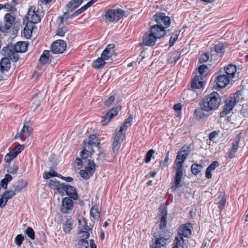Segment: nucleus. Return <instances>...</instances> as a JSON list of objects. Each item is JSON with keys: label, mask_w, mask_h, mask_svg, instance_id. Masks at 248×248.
<instances>
[{"label": "nucleus", "mask_w": 248, "mask_h": 248, "mask_svg": "<svg viewBox=\"0 0 248 248\" xmlns=\"http://www.w3.org/2000/svg\"><path fill=\"white\" fill-rule=\"evenodd\" d=\"M191 151V146L190 145H185L181 148L177 153L175 160V164L176 166V173L174 184L171 186L173 191L182 186L181 181L183 175V163Z\"/></svg>", "instance_id": "f257e3e1"}, {"label": "nucleus", "mask_w": 248, "mask_h": 248, "mask_svg": "<svg viewBox=\"0 0 248 248\" xmlns=\"http://www.w3.org/2000/svg\"><path fill=\"white\" fill-rule=\"evenodd\" d=\"M222 103V98L219 94H208L199 102V106L209 114L218 109Z\"/></svg>", "instance_id": "f03ea898"}, {"label": "nucleus", "mask_w": 248, "mask_h": 248, "mask_svg": "<svg viewBox=\"0 0 248 248\" xmlns=\"http://www.w3.org/2000/svg\"><path fill=\"white\" fill-rule=\"evenodd\" d=\"M242 99V94H233V96L226 98L224 101L223 109L220 113V117L223 118L229 114L234 106L241 101Z\"/></svg>", "instance_id": "7ed1b4c3"}, {"label": "nucleus", "mask_w": 248, "mask_h": 248, "mask_svg": "<svg viewBox=\"0 0 248 248\" xmlns=\"http://www.w3.org/2000/svg\"><path fill=\"white\" fill-rule=\"evenodd\" d=\"M15 19V16L11 13H7L5 15L3 21L0 22V37H1V33L4 35H7Z\"/></svg>", "instance_id": "20e7f679"}, {"label": "nucleus", "mask_w": 248, "mask_h": 248, "mask_svg": "<svg viewBox=\"0 0 248 248\" xmlns=\"http://www.w3.org/2000/svg\"><path fill=\"white\" fill-rule=\"evenodd\" d=\"M125 14V11L121 9H109L105 15L107 20L109 22H117Z\"/></svg>", "instance_id": "39448f33"}, {"label": "nucleus", "mask_w": 248, "mask_h": 248, "mask_svg": "<svg viewBox=\"0 0 248 248\" xmlns=\"http://www.w3.org/2000/svg\"><path fill=\"white\" fill-rule=\"evenodd\" d=\"M1 54L4 57H8L13 62H16L19 59V55L15 51V48L12 44L7 45L3 47Z\"/></svg>", "instance_id": "423d86ee"}, {"label": "nucleus", "mask_w": 248, "mask_h": 248, "mask_svg": "<svg viewBox=\"0 0 248 248\" xmlns=\"http://www.w3.org/2000/svg\"><path fill=\"white\" fill-rule=\"evenodd\" d=\"M154 20L156 24L163 27V28H167L170 24V18L169 16H166V14L162 12H159L155 15L153 16Z\"/></svg>", "instance_id": "0eeeda50"}, {"label": "nucleus", "mask_w": 248, "mask_h": 248, "mask_svg": "<svg viewBox=\"0 0 248 248\" xmlns=\"http://www.w3.org/2000/svg\"><path fill=\"white\" fill-rule=\"evenodd\" d=\"M95 169V164L93 160H88L85 170H80L81 176L85 179L90 178L93 174Z\"/></svg>", "instance_id": "6e6552de"}, {"label": "nucleus", "mask_w": 248, "mask_h": 248, "mask_svg": "<svg viewBox=\"0 0 248 248\" xmlns=\"http://www.w3.org/2000/svg\"><path fill=\"white\" fill-rule=\"evenodd\" d=\"M123 135H121L120 133H117L114 137L111 154L112 157L113 158L116 156L118 152L121 143L123 141Z\"/></svg>", "instance_id": "1a4fd4ad"}, {"label": "nucleus", "mask_w": 248, "mask_h": 248, "mask_svg": "<svg viewBox=\"0 0 248 248\" xmlns=\"http://www.w3.org/2000/svg\"><path fill=\"white\" fill-rule=\"evenodd\" d=\"M66 45L62 40H58L55 41L51 45V52L54 54H60L66 49Z\"/></svg>", "instance_id": "9d476101"}, {"label": "nucleus", "mask_w": 248, "mask_h": 248, "mask_svg": "<svg viewBox=\"0 0 248 248\" xmlns=\"http://www.w3.org/2000/svg\"><path fill=\"white\" fill-rule=\"evenodd\" d=\"M157 38L150 32L145 33L142 37L140 46H152L155 45Z\"/></svg>", "instance_id": "9b49d317"}, {"label": "nucleus", "mask_w": 248, "mask_h": 248, "mask_svg": "<svg viewBox=\"0 0 248 248\" xmlns=\"http://www.w3.org/2000/svg\"><path fill=\"white\" fill-rule=\"evenodd\" d=\"M231 78L227 76L226 75H220L217 76L216 81L217 82L216 85H214L213 88L216 89H223L226 87L230 83Z\"/></svg>", "instance_id": "f8f14e48"}, {"label": "nucleus", "mask_w": 248, "mask_h": 248, "mask_svg": "<svg viewBox=\"0 0 248 248\" xmlns=\"http://www.w3.org/2000/svg\"><path fill=\"white\" fill-rule=\"evenodd\" d=\"M120 110L119 105H116V107L112 108L107 112V113L102 117L101 123L103 125H106L110 120L115 116Z\"/></svg>", "instance_id": "ddd939ff"}, {"label": "nucleus", "mask_w": 248, "mask_h": 248, "mask_svg": "<svg viewBox=\"0 0 248 248\" xmlns=\"http://www.w3.org/2000/svg\"><path fill=\"white\" fill-rule=\"evenodd\" d=\"M24 147L23 145H18L14 148L12 151L7 153L4 157V160L6 162H10L18 154H19L23 150Z\"/></svg>", "instance_id": "4468645a"}, {"label": "nucleus", "mask_w": 248, "mask_h": 248, "mask_svg": "<svg viewBox=\"0 0 248 248\" xmlns=\"http://www.w3.org/2000/svg\"><path fill=\"white\" fill-rule=\"evenodd\" d=\"M165 29V28H163V27H161L156 24L150 26V31L157 39H160L165 35L166 31Z\"/></svg>", "instance_id": "2eb2a0df"}, {"label": "nucleus", "mask_w": 248, "mask_h": 248, "mask_svg": "<svg viewBox=\"0 0 248 248\" xmlns=\"http://www.w3.org/2000/svg\"><path fill=\"white\" fill-rule=\"evenodd\" d=\"M73 204V199H70L69 197H65L62 200L61 208V212L64 214L69 213V211L72 210Z\"/></svg>", "instance_id": "dca6fc26"}, {"label": "nucleus", "mask_w": 248, "mask_h": 248, "mask_svg": "<svg viewBox=\"0 0 248 248\" xmlns=\"http://www.w3.org/2000/svg\"><path fill=\"white\" fill-rule=\"evenodd\" d=\"M155 242L151 248H165L166 247V241L168 238L164 237L162 234L155 235Z\"/></svg>", "instance_id": "f3484780"}, {"label": "nucleus", "mask_w": 248, "mask_h": 248, "mask_svg": "<svg viewBox=\"0 0 248 248\" xmlns=\"http://www.w3.org/2000/svg\"><path fill=\"white\" fill-rule=\"evenodd\" d=\"M203 86L204 82L202 77L201 76H195L191 83V88L192 91L195 92V90L203 88Z\"/></svg>", "instance_id": "a211bd4d"}, {"label": "nucleus", "mask_w": 248, "mask_h": 248, "mask_svg": "<svg viewBox=\"0 0 248 248\" xmlns=\"http://www.w3.org/2000/svg\"><path fill=\"white\" fill-rule=\"evenodd\" d=\"M114 45L113 44L108 45L101 54V57L104 61L109 60L114 53Z\"/></svg>", "instance_id": "6ab92c4d"}, {"label": "nucleus", "mask_w": 248, "mask_h": 248, "mask_svg": "<svg viewBox=\"0 0 248 248\" xmlns=\"http://www.w3.org/2000/svg\"><path fill=\"white\" fill-rule=\"evenodd\" d=\"M191 228L190 223L181 225L179 228V235H181L182 237H188L191 233Z\"/></svg>", "instance_id": "aec40b11"}, {"label": "nucleus", "mask_w": 248, "mask_h": 248, "mask_svg": "<svg viewBox=\"0 0 248 248\" xmlns=\"http://www.w3.org/2000/svg\"><path fill=\"white\" fill-rule=\"evenodd\" d=\"M15 51L18 53H23L26 52L28 48L29 44L25 41H19L13 45Z\"/></svg>", "instance_id": "412c9836"}, {"label": "nucleus", "mask_w": 248, "mask_h": 248, "mask_svg": "<svg viewBox=\"0 0 248 248\" xmlns=\"http://www.w3.org/2000/svg\"><path fill=\"white\" fill-rule=\"evenodd\" d=\"M49 184L52 188L56 189L59 193L65 192L67 186L64 184H60L59 182L53 180L50 181Z\"/></svg>", "instance_id": "4be33fe9"}, {"label": "nucleus", "mask_w": 248, "mask_h": 248, "mask_svg": "<svg viewBox=\"0 0 248 248\" xmlns=\"http://www.w3.org/2000/svg\"><path fill=\"white\" fill-rule=\"evenodd\" d=\"M11 60L8 57L3 58L0 62V73H3L4 71H8L11 67Z\"/></svg>", "instance_id": "5701e85b"}, {"label": "nucleus", "mask_w": 248, "mask_h": 248, "mask_svg": "<svg viewBox=\"0 0 248 248\" xmlns=\"http://www.w3.org/2000/svg\"><path fill=\"white\" fill-rule=\"evenodd\" d=\"M224 69L226 76L232 79L234 78L237 70L236 66L232 64H230L227 66L224 67Z\"/></svg>", "instance_id": "b1692460"}, {"label": "nucleus", "mask_w": 248, "mask_h": 248, "mask_svg": "<svg viewBox=\"0 0 248 248\" xmlns=\"http://www.w3.org/2000/svg\"><path fill=\"white\" fill-rule=\"evenodd\" d=\"M65 193L70 199L76 200L78 199V195L76 188L73 186L69 185L67 186Z\"/></svg>", "instance_id": "393cba45"}, {"label": "nucleus", "mask_w": 248, "mask_h": 248, "mask_svg": "<svg viewBox=\"0 0 248 248\" xmlns=\"http://www.w3.org/2000/svg\"><path fill=\"white\" fill-rule=\"evenodd\" d=\"M162 217L160 219V223L159 224L160 229L163 231L165 229L167 226V210L164 208L161 211Z\"/></svg>", "instance_id": "a878e982"}, {"label": "nucleus", "mask_w": 248, "mask_h": 248, "mask_svg": "<svg viewBox=\"0 0 248 248\" xmlns=\"http://www.w3.org/2000/svg\"><path fill=\"white\" fill-rule=\"evenodd\" d=\"M82 0H72L66 5L68 12H72L77 8L82 2Z\"/></svg>", "instance_id": "bb28decb"}, {"label": "nucleus", "mask_w": 248, "mask_h": 248, "mask_svg": "<svg viewBox=\"0 0 248 248\" xmlns=\"http://www.w3.org/2000/svg\"><path fill=\"white\" fill-rule=\"evenodd\" d=\"M194 116L197 119H202L207 117L210 114L205 111L202 107L197 108L194 112Z\"/></svg>", "instance_id": "cd10ccee"}, {"label": "nucleus", "mask_w": 248, "mask_h": 248, "mask_svg": "<svg viewBox=\"0 0 248 248\" xmlns=\"http://www.w3.org/2000/svg\"><path fill=\"white\" fill-rule=\"evenodd\" d=\"M32 22H28L26 25L25 26L23 30V34L26 38H30L31 36L32 29H33Z\"/></svg>", "instance_id": "c85d7f7f"}, {"label": "nucleus", "mask_w": 248, "mask_h": 248, "mask_svg": "<svg viewBox=\"0 0 248 248\" xmlns=\"http://www.w3.org/2000/svg\"><path fill=\"white\" fill-rule=\"evenodd\" d=\"M30 132L29 126L24 124L20 132L17 133L15 138L17 139L18 137L20 138H26L29 136Z\"/></svg>", "instance_id": "c756f323"}, {"label": "nucleus", "mask_w": 248, "mask_h": 248, "mask_svg": "<svg viewBox=\"0 0 248 248\" xmlns=\"http://www.w3.org/2000/svg\"><path fill=\"white\" fill-rule=\"evenodd\" d=\"M133 116H129V117L127 119L126 121L124 123V124L120 127V130L117 133H120L121 135H123L122 134V132L124 131H126L127 127H129L133 121Z\"/></svg>", "instance_id": "7c9ffc66"}, {"label": "nucleus", "mask_w": 248, "mask_h": 248, "mask_svg": "<svg viewBox=\"0 0 248 248\" xmlns=\"http://www.w3.org/2000/svg\"><path fill=\"white\" fill-rule=\"evenodd\" d=\"M27 186V182L24 180L18 181L16 185L14 186V189L16 192H20Z\"/></svg>", "instance_id": "2f4dec72"}, {"label": "nucleus", "mask_w": 248, "mask_h": 248, "mask_svg": "<svg viewBox=\"0 0 248 248\" xmlns=\"http://www.w3.org/2000/svg\"><path fill=\"white\" fill-rule=\"evenodd\" d=\"M49 54L50 53L48 50H44L43 54L40 57V62L43 64H46L49 61Z\"/></svg>", "instance_id": "473e14b6"}, {"label": "nucleus", "mask_w": 248, "mask_h": 248, "mask_svg": "<svg viewBox=\"0 0 248 248\" xmlns=\"http://www.w3.org/2000/svg\"><path fill=\"white\" fill-rule=\"evenodd\" d=\"M118 100L115 98L114 95H111L107 98L105 99L104 101V105L106 106H109L113 104H117Z\"/></svg>", "instance_id": "72a5a7b5"}, {"label": "nucleus", "mask_w": 248, "mask_h": 248, "mask_svg": "<svg viewBox=\"0 0 248 248\" xmlns=\"http://www.w3.org/2000/svg\"><path fill=\"white\" fill-rule=\"evenodd\" d=\"M107 63L101 57L97 59L93 63V66L95 69H99L103 67Z\"/></svg>", "instance_id": "f704fd0d"}, {"label": "nucleus", "mask_w": 248, "mask_h": 248, "mask_svg": "<svg viewBox=\"0 0 248 248\" xmlns=\"http://www.w3.org/2000/svg\"><path fill=\"white\" fill-rule=\"evenodd\" d=\"M203 166L202 164L193 163L191 167L192 173L194 175H197L202 170Z\"/></svg>", "instance_id": "c9c22d12"}, {"label": "nucleus", "mask_w": 248, "mask_h": 248, "mask_svg": "<svg viewBox=\"0 0 248 248\" xmlns=\"http://www.w3.org/2000/svg\"><path fill=\"white\" fill-rule=\"evenodd\" d=\"M238 147V143L237 141L232 144V146L227 154V157L229 158L233 157L236 152L237 151Z\"/></svg>", "instance_id": "e433bc0d"}, {"label": "nucleus", "mask_w": 248, "mask_h": 248, "mask_svg": "<svg viewBox=\"0 0 248 248\" xmlns=\"http://www.w3.org/2000/svg\"><path fill=\"white\" fill-rule=\"evenodd\" d=\"M72 228V221L71 219H67L63 225V229L66 233H69Z\"/></svg>", "instance_id": "4c0bfd02"}, {"label": "nucleus", "mask_w": 248, "mask_h": 248, "mask_svg": "<svg viewBox=\"0 0 248 248\" xmlns=\"http://www.w3.org/2000/svg\"><path fill=\"white\" fill-rule=\"evenodd\" d=\"M226 47V45L222 43L219 42L215 46V51L218 55L222 53V51Z\"/></svg>", "instance_id": "58836bf2"}, {"label": "nucleus", "mask_w": 248, "mask_h": 248, "mask_svg": "<svg viewBox=\"0 0 248 248\" xmlns=\"http://www.w3.org/2000/svg\"><path fill=\"white\" fill-rule=\"evenodd\" d=\"M175 243L173 245V248H179L183 247L184 240L181 235H178L175 237Z\"/></svg>", "instance_id": "ea45409f"}, {"label": "nucleus", "mask_w": 248, "mask_h": 248, "mask_svg": "<svg viewBox=\"0 0 248 248\" xmlns=\"http://www.w3.org/2000/svg\"><path fill=\"white\" fill-rule=\"evenodd\" d=\"M179 35V32L177 31H175L171 35L169 41L170 47H171L173 46L176 40L178 39Z\"/></svg>", "instance_id": "a19ab883"}, {"label": "nucleus", "mask_w": 248, "mask_h": 248, "mask_svg": "<svg viewBox=\"0 0 248 248\" xmlns=\"http://www.w3.org/2000/svg\"><path fill=\"white\" fill-rule=\"evenodd\" d=\"M218 198L219 199V201L218 202V208L220 210H222L225 206L226 199L225 196L223 195L219 196Z\"/></svg>", "instance_id": "79ce46f5"}, {"label": "nucleus", "mask_w": 248, "mask_h": 248, "mask_svg": "<svg viewBox=\"0 0 248 248\" xmlns=\"http://www.w3.org/2000/svg\"><path fill=\"white\" fill-rule=\"evenodd\" d=\"M181 53L179 51L173 53L170 56L169 59V62L170 63H175L176 61L179 59Z\"/></svg>", "instance_id": "37998d69"}, {"label": "nucleus", "mask_w": 248, "mask_h": 248, "mask_svg": "<svg viewBox=\"0 0 248 248\" xmlns=\"http://www.w3.org/2000/svg\"><path fill=\"white\" fill-rule=\"evenodd\" d=\"M15 192V190L5 191L2 194V197L5 200L8 201V200L10 199L16 195Z\"/></svg>", "instance_id": "c03bdc74"}, {"label": "nucleus", "mask_w": 248, "mask_h": 248, "mask_svg": "<svg viewBox=\"0 0 248 248\" xmlns=\"http://www.w3.org/2000/svg\"><path fill=\"white\" fill-rule=\"evenodd\" d=\"M25 233L31 239H35V232L31 227H27L25 231Z\"/></svg>", "instance_id": "a18cd8bd"}, {"label": "nucleus", "mask_w": 248, "mask_h": 248, "mask_svg": "<svg viewBox=\"0 0 248 248\" xmlns=\"http://www.w3.org/2000/svg\"><path fill=\"white\" fill-rule=\"evenodd\" d=\"M77 248H89L88 241L84 238L80 239L78 241Z\"/></svg>", "instance_id": "49530a36"}, {"label": "nucleus", "mask_w": 248, "mask_h": 248, "mask_svg": "<svg viewBox=\"0 0 248 248\" xmlns=\"http://www.w3.org/2000/svg\"><path fill=\"white\" fill-rule=\"evenodd\" d=\"M155 152V151L154 149H150L147 152L145 159V162L146 163H149L151 161V158H154L153 155Z\"/></svg>", "instance_id": "de8ad7c7"}, {"label": "nucleus", "mask_w": 248, "mask_h": 248, "mask_svg": "<svg viewBox=\"0 0 248 248\" xmlns=\"http://www.w3.org/2000/svg\"><path fill=\"white\" fill-rule=\"evenodd\" d=\"M208 69L207 66L205 64H202L199 67V72L200 74V76H205L208 72Z\"/></svg>", "instance_id": "09e8293b"}, {"label": "nucleus", "mask_w": 248, "mask_h": 248, "mask_svg": "<svg viewBox=\"0 0 248 248\" xmlns=\"http://www.w3.org/2000/svg\"><path fill=\"white\" fill-rule=\"evenodd\" d=\"M54 176L59 177L58 173L54 170H51L48 172H45L43 173V178L45 179H48Z\"/></svg>", "instance_id": "8fccbe9b"}, {"label": "nucleus", "mask_w": 248, "mask_h": 248, "mask_svg": "<svg viewBox=\"0 0 248 248\" xmlns=\"http://www.w3.org/2000/svg\"><path fill=\"white\" fill-rule=\"evenodd\" d=\"M24 240V237L22 234H18L15 238V243L18 247H20Z\"/></svg>", "instance_id": "3c124183"}, {"label": "nucleus", "mask_w": 248, "mask_h": 248, "mask_svg": "<svg viewBox=\"0 0 248 248\" xmlns=\"http://www.w3.org/2000/svg\"><path fill=\"white\" fill-rule=\"evenodd\" d=\"M88 142L96 146H98L99 144V142H98L96 136L93 134L89 136Z\"/></svg>", "instance_id": "603ef678"}, {"label": "nucleus", "mask_w": 248, "mask_h": 248, "mask_svg": "<svg viewBox=\"0 0 248 248\" xmlns=\"http://www.w3.org/2000/svg\"><path fill=\"white\" fill-rule=\"evenodd\" d=\"M88 8V6L86 5L81 7L80 9H78L76 11H75L73 14L71 15L70 18H73L75 16H77L81 14L82 12H84Z\"/></svg>", "instance_id": "864d4df0"}, {"label": "nucleus", "mask_w": 248, "mask_h": 248, "mask_svg": "<svg viewBox=\"0 0 248 248\" xmlns=\"http://www.w3.org/2000/svg\"><path fill=\"white\" fill-rule=\"evenodd\" d=\"M18 169V166L16 165L13 164L8 167L7 171L9 173L14 174L17 172Z\"/></svg>", "instance_id": "5fc2aeb1"}, {"label": "nucleus", "mask_w": 248, "mask_h": 248, "mask_svg": "<svg viewBox=\"0 0 248 248\" xmlns=\"http://www.w3.org/2000/svg\"><path fill=\"white\" fill-rule=\"evenodd\" d=\"M209 59V56L208 52L203 53L199 58L200 63H204L207 62Z\"/></svg>", "instance_id": "6e6d98bb"}, {"label": "nucleus", "mask_w": 248, "mask_h": 248, "mask_svg": "<svg viewBox=\"0 0 248 248\" xmlns=\"http://www.w3.org/2000/svg\"><path fill=\"white\" fill-rule=\"evenodd\" d=\"M31 21L29 22H32L33 25L40 22L41 20V18L40 16L36 13H35V14H33L31 17Z\"/></svg>", "instance_id": "4d7b16f0"}, {"label": "nucleus", "mask_w": 248, "mask_h": 248, "mask_svg": "<svg viewBox=\"0 0 248 248\" xmlns=\"http://www.w3.org/2000/svg\"><path fill=\"white\" fill-rule=\"evenodd\" d=\"M90 215L94 219H97L99 217L100 213L96 209L93 207L90 210Z\"/></svg>", "instance_id": "13d9d810"}, {"label": "nucleus", "mask_w": 248, "mask_h": 248, "mask_svg": "<svg viewBox=\"0 0 248 248\" xmlns=\"http://www.w3.org/2000/svg\"><path fill=\"white\" fill-rule=\"evenodd\" d=\"M169 160V152H168L166 155V156L164 159V161H160V166L162 167H164L167 165V164Z\"/></svg>", "instance_id": "bf43d9fd"}, {"label": "nucleus", "mask_w": 248, "mask_h": 248, "mask_svg": "<svg viewBox=\"0 0 248 248\" xmlns=\"http://www.w3.org/2000/svg\"><path fill=\"white\" fill-rule=\"evenodd\" d=\"M67 31V29L65 27L59 28L56 33V34L60 36H64L65 33Z\"/></svg>", "instance_id": "052dcab7"}, {"label": "nucleus", "mask_w": 248, "mask_h": 248, "mask_svg": "<svg viewBox=\"0 0 248 248\" xmlns=\"http://www.w3.org/2000/svg\"><path fill=\"white\" fill-rule=\"evenodd\" d=\"M91 153V151L83 150L81 152L80 156L82 159H86L88 158L89 154Z\"/></svg>", "instance_id": "680f3d73"}, {"label": "nucleus", "mask_w": 248, "mask_h": 248, "mask_svg": "<svg viewBox=\"0 0 248 248\" xmlns=\"http://www.w3.org/2000/svg\"><path fill=\"white\" fill-rule=\"evenodd\" d=\"M219 166L218 162L217 161H213L208 167L207 169L210 170H213Z\"/></svg>", "instance_id": "e2e57ef3"}, {"label": "nucleus", "mask_w": 248, "mask_h": 248, "mask_svg": "<svg viewBox=\"0 0 248 248\" xmlns=\"http://www.w3.org/2000/svg\"><path fill=\"white\" fill-rule=\"evenodd\" d=\"M2 8L6 9L8 11L11 12L13 11L14 7L11 4L7 3L2 5Z\"/></svg>", "instance_id": "0e129e2a"}, {"label": "nucleus", "mask_w": 248, "mask_h": 248, "mask_svg": "<svg viewBox=\"0 0 248 248\" xmlns=\"http://www.w3.org/2000/svg\"><path fill=\"white\" fill-rule=\"evenodd\" d=\"M66 10H67V12H66L64 13V14L63 15V16L62 17H60V18H61V23H62L63 20L64 19H65V20L68 19H71L70 18L71 16H70L69 14H68V13L69 12L67 11V9H66Z\"/></svg>", "instance_id": "69168bd1"}, {"label": "nucleus", "mask_w": 248, "mask_h": 248, "mask_svg": "<svg viewBox=\"0 0 248 248\" xmlns=\"http://www.w3.org/2000/svg\"><path fill=\"white\" fill-rule=\"evenodd\" d=\"M173 108L176 111L180 113L182 109V106L180 103L176 104L174 105Z\"/></svg>", "instance_id": "338daca9"}, {"label": "nucleus", "mask_w": 248, "mask_h": 248, "mask_svg": "<svg viewBox=\"0 0 248 248\" xmlns=\"http://www.w3.org/2000/svg\"><path fill=\"white\" fill-rule=\"evenodd\" d=\"M217 135L218 133L216 131H214L209 134V139L210 140L213 141L214 140L215 138L217 136Z\"/></svg>", "instance_id": "774afa93"}]
</instances>
